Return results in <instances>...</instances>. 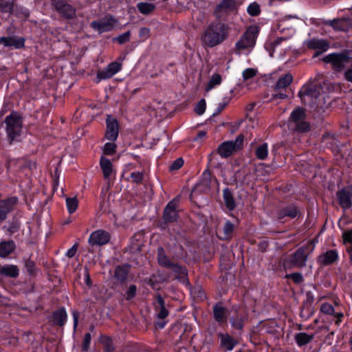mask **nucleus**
<instances>
[{
  "label": "nucleus",
  "mask_w": 352,
  "mask_h": 352,
  "mask_svg": "<svg viewBox=\"0 0 352 352\" xmlns=\"http://www.w3.org/2000/svg\"><path fill=\"white\" fill-rule=\"evenodd\" d=\"M213 314L214 320L219 322L222 323L227 320V309L219 305H216L213 307Z\"/></svg>",
  "instance_id": "nucleus-27"
},
{
  "label": "nucleus",
  "mask_w": 352,
  "mask_h": 352,
  "mask_svg": "<svg viewBox=\"0 0 352 352\" xmlns=\"http://www.w3.org/2000/svg\"><path fill=\"white\" fill-rule=\"evenodd\" d=\"M184 164V160L182 157L176 159L170 166V170H176L179 169Z\"/></svg>",
  "instance_id": "nucleus-51"
},
{
  "label": "nucleus",
  "mask_w": 352,
  "mask_h": 352,
  "mask_svg": "<svg viewBox=\"0 0 352 352\" xmlns=\"http://www.w3.org/2000/svg\"><path fill=\"white\" fill-rule=\"evenodd\" d=\"M218 336L221 340V346L227 351H232L237 344V342L228 334L220 333Z\"/></svg>",
  "instance_id": "nucleus-26"
},
{
  "label": "nucleus",
  "mask_w": 352,
  "mask_h": 352,
  "mask_svg": "<svg viewBox=\"0 0 352 352\" xmlns=\"http://www.w3.org/2000/svg\"><path fill=\"white\" fill-rule=\"evenodd\" d=\"M320 86L308 83L301 87L298 95L303 104L312 105L316 103L317 98L320 95Z\"/></svg>",
  "instance_id": "nucleus-4"
},
{
  "label": "nucleus",
  "mask_w": 352,
  "mask_h": 352,
  "mask_svg": "<svg viewBox=\"0 0 352 352\" xmlns=\"http://www.w3.org/2000/svg\"><path fill=\"white\" fill-rule=\"evenodd\" d=\"M290 278L295 283H300L303 281V276L300 273L296 272L287 276Z\"/></svg>",
  "instance_id": "nucleus-53"
},
{
  "label": "nucleus",
  "mask_w": 352,
  "mask_h": 352,
  "mask_svg": "<svg viewBox=\"0 0 352 352\" xmlns=\"http://www.w3.org/2000/svg\"><path fill=\"white\" fill-rule=\"evenodd\" d=\"M247 12L251 16H257L261 12L260 6L256 2L252 3L248 6V7L247 8Z\"/></svg>",
  "instance_id": "nucleus-43"
},
{
  "label": "nucleus",
  "mask_w": 352,
  "mask_h": 352,
  "mask_svg": "<svg viewBox=\"0 0 352 352\" xmlns=\"http://www.w3.org/2000/svg\"><path fill=\"white\" fill-rule=\"evenodd\" d=\"M19 275V270L15 265L6 264L1 267V277H9L15 278Z\"/></svg>",
  "instance_id": "nucleus-23"
},
{
  "label": "nucleus",
  "mask_w": 352,
  "mask_h": 352,
  "mask_svg": "<svg viewBox=\"0 0 352 352\" xmlns=\"http://www.w3.org/2000/svg\"><path fill=\"white\" fill-rule=\"evenodd\" d=\"M128 273L127 267L117 266L115 269L114 276L119 281L123 282L126 279Z\"/></svg>",
  "instance_id": "nucleus-39"
},
{
  "label": "nucleus",
  "mask_w": 352,
  "mask_h": 352,
  "mask_svg": "<svg viewBox=\"0 0 352 352\" xmlns=\"http://www.w3.org/2000/svg\"><path fill=\"white\" fill-rule=\"evenodd\" d=\"M228 103V101L227 100H224L223 102H221L218 104V107L216 109V111L214 112V115H217L219 113H220L223 109L224 108L227 106Z\"/></svg>",
  "instance_id": "nucleus-56"
},
{
  "label": "nucleus",
  "mask_w": 352,
  "mask_h": 352,
  "mask_svg": "<svg viewBox=\"0 0 352 352\" xmlns=\"http://www.w3.org/2000/svg\"><path fill=\"white\" fill-rule=\"evenodd\" d=\"M116 144L113 142H107L106 143L102 148V151L104 154L107 155H113L116 153Z\"/></svg>",
  "instance_id": "nucleus-42"
},
{
  "label": "nucleus",
  "mask_w": 352,
  "mask_h": 352,
  "mask_svg": "<svg viewBox=\"0 0 352 352\" xmlns=\"http://www.w3.org/2000/svg\"><path fill=\"white\" fill-rule=\"evenodd\" d=\"M338 258V252L335 250H331L320 255L318 258V263L321 265H329L333 263Z\"/></svg>",
  "instance_id": "nucleus-22"
},
{
  "label": "nucleus",
  "mask_w": 352,
  "mask_h": 352,
  "mask_svg": "<svg viewBox=\"0 0 352 352\" xmlns=\"http://www.w3.org/2000/svg\"><path fill=\"white\" fill-rule=\"evenodd\" d=\"M67 314L65 308H60L53 314L54 324L60 327L63 326L67 322Z\"/></svg>",
  "instance_id": "nucleus-28"
},
{
  "label": "nucleus",
  "mask_w": 352,
  "mask_h": 352,
  "mask_svg": "<svg viewBox=\"0 0 352 352\" xmlns=\"http://www.w3.org/2000/svg\"><path fill=\"white\" fill-rule=\"evenodd\" d=\"M336 318H338V320L336 321V324H339L340 322V318L343 317V314L342 312L336 313L333 314Z\"/></svg>",
  "instance_id": "nucleus-63"
},
{
  "label": "nucleus",
  "mask_w": 352,
  "mask_h": 352,
  "mask_svg": "<svg viewBox=\"0 0 352 352\" xmlns=\"http://www.w3.org/2000/svg\"><path fill=\"white\" fill-rule=\"evenodd\" d=\"M6 131L8 138L12 143L14 140H18L20 138L22 128V116L16 111H12L5 118Z\"/></svg>",
  "instance_id": "nucleus-3"
},
{
  "label": "nucleus",
  "mask_w": 352,
  "mask_h": 352,
  "mask_svg": "<svg viewBox=\"0 0 352 352\" xmlns=\"http://www.w3.org/2000/svg\"><path fill=\"white\" fill-rule=\"evenodd\" d=\"M234 230V226L230 221H227L223 227V236H220L221 239L227 240L230 239Z\"/></svg>",
  "instance_id": "nucleus-38"
},
{
  "label": "nucleus",
  "mask_w": 352,
  "mask_h": 352,
  "mask_svg": "<svg viewBox=\"0 0 352 352\" xmlns=\"http://www.w3.org/2000/svg\"><path fill=\"white\" fill-rule=\"evenodd\" d=\"M19 229V226L18 224H13L10 226L9 231L11 232H15L18 231Z\"/></svg>",
  "instance_id": "nucleus-64"
},
{
  "label": "nucleus",
  "mask_w": 352,
  "mask_h": 352,
  "mask_svg": "<svg viewBox=\"0 0 352 352\" xmlns=\"http://www.w3.org/2000/svg\"><path fill=\"white\" fill-rule=\"evenodd\" d=\"M52 8L58 14L66 19H70L75 16L76 9L68 0H51Z\"/></svg>",
  "instance_id": "nucleus-10"
},
{
  "label": "nucleus",
  "mask_w": 352,
  "mask_h": 352,
  "mask_svg": "<svg viewBox=\"0 0 352 352\" xmlns=\"http://www.w3.org/2000/svg\"><path fill=\"white\" fill-rule=\"evenodd\" d=\"M121 69V63L118 62L111 63L104 69L97 73V78L98 80L109 79L120 72Z\"/></svg>",
  "instance_id": "nucleus-16"
},
{
  "label": "nucleus",
  "mask_w": 352,
  "mask_h": 352,
  "mask_svg": "<svg viewBox=\"0 0 352 352\" xmlns=\"http://www.w3.org/2000/svg\"><path fill=\"white\" fill-rule=\"evenodd\" d=\"M298 214V208L294 206H289L279 212V218L288 217L291 219L295 218Z\"/></svg>",
  "instance_id": "nucleus-34"
},
{
  "label": "nucleus",
  "mask_w": 352,
  "mask_h": 352,
  "mask_svg": "<svg viewBox=\"0 0 352 352\" xmlns=\"http://www.w3.org/2000/svg\"><path fill=\"white\" fill-rule=\"evenodd\" d=\"M168 269L175 272L178 276H184L186 274V270L184 267L174 263H172Z\"/></svg>",
  "instance_id": "nucleus-47"
},
{
  "label": "nucleus",
  "mask_w": 352,
  "mask_h": 352,
  "mask_svg": "<svg viewBox=\"0 0 352 352\" xmlns=\"http://www.w3.org/2000/svg\"><path fill=\"white\" fill-rule=\"evenodd\" d=\"M72 316L74 318V328H76L78 324V313L76 311H74L72 312Z\"/></svg>",
  "instance_id": "nucleus-61"
},
{
  "label": "nucleus",
  "mask_w": 352,
  "mask_h": 352,
  "mask_svg": "<svg viewBox=\"0 0 352 352\" xmlns=\"http://www.w3.org/2000/svg\"><path fill=\"white\" fill-rule=\"evenodd\" d=\"M130 37H131V32L127 31V32L119 35L118 36L113 38V41H116L119 44L122 45V44H124V43L128 42L130 40Z\"/></svg>",
  "instance_id": "nucleus-44"
},
{
  "label": "nucleus",
  "mask_w": 352,
  "mask_h": 352,
  "mask_svg": "<svg viewBox=\"0 0 352 352\" xmlns=\"http://www.w3.org/2000/svg\"><path fill=\"white\" fill-rule=\"evenodd\" d=\"M306 45L309 49L317 50L314 57H316L320 54L326 52L329 47V43L327 40L315 38L307 41Z\"/></svg>",
  "instance_id": "nucleus-18"
},
{
  "label": "nucleus",
  "mask_w": 352,
  "mask_h": 352,
  "mask_svg": "<svg viewBox=\"0 0 352 352\" xmlns=\"http://www.w3.org/2000/svg\"><path fill=\"white\" fill-rule=\"evenodd\" d=\"M223 199L226 207L230 210H233L236 205L231 191L228 188L223 190Z\"/></svg>",
  "instance_id": "nucleus-37"
},
{
  "label": "nucleus",
  "mask_w": 352,
  "mask_h": 352,
  "mask_svg": "<svg viewBox=\"0 0 352 352\" xmlns=\"http://www.w3.org/2000/svg\"><path fill=\"white\" fill-rule=\"evenodd\" d=\"M320 311L328 315H333L335 314V309L332 305L328 302L323 303L320 307Z\"/></svg>",
  "instance_id": "nucleus-46"
},
{
  "label": "nucleus",
  "mask_w": 352,
  "mask_h": 352,
  "mask_svg": "<svg viewBox=\"0 0 352 352\" xmlns=\"http://www.w3.org/2000/svg\"><path fill=\"white\" fill-rule=\"evenodd\" d=\"M179 199L178 197H175L166 206L163 212V219L166 223H172L177 221L179 217Z\"/></svg>",
  "instance_id": "nucleus-12"
},
{
  "label": "nucleus",
  "mask_w": 352,
  "mask_h": 352,
  "mask_svg": "<svg viewBox=\"0 0 352 352\" xmlns=\"http://www.w3.org/2000/svg\"><path fill=\"white\" fill-rule=\"evenodd\" d=\"M130 177L133 183L139 184L143 180V173L139 171H135L131 173Z\"/></svg>",
  "instance_id": "nucleus-49"
},
{
  "label": "nucleus",
  "mask_w": 352,
  "mask_h": 352,
  "mask_svg": "<svg viewBox=\"0 0 352 352\" xmlns=\"http://www.w3.org/2000/svg\"><path fill=\"white\" fill-rule=\"evenodd\" d=\"M25 268L30 274H33L36 271L35 263L32 260H27L25 263Z\"/></svg>",
  "instance_id": "nucleus-52"
},
{
  "label": "nucleus",
  "mask_w": 352,
  "mask_h": 352,
  "mask_svg": "<svg viewBox=\"0 0 352 352\" xmlns=\"http://www.w3.org/2000/svg\"><path fill=\"white\" fill-rule=\"evenodd\" d=\"M12 4L6 0H0V11L3 12H10L12 10Z\"/></svg>",
  "instance_id": "nucleus-48"
},
{
  "label": "nucleus",
  "mask_w": 352,
  "mask_h": 352,
  "mask_svg": "<svg viewBox=\"0 0 352 352\" xmlns=\"http://www.w3.org/2000/svg\"><path fill=\"white\" fill-rule=\"evenodd\" d=\"M314 338V334H308L305 332L298 333L294 336V340L298 346H302L309 343Z\"/></svg>",
  "instance_id": "nucleus-30"
},
{
  "label": "nucleus",
  "mask_w": 352,
  "mask_h": 352,
  "mask_svg": "<svg viewBox=\"0 0 352 352\" xmlns=\"http://www.w3.org/2000/svg\"><path fill=\"white\" fill-rule=\"evenodd\" d=\"M106 124L105 138L111 142L116 141L119 134V126L117 120L108 116L106 119Z\"/></svg>",
  "instance_id": "nucleus-14"
},
{
  "label": "nucleus",
  "mask_w": 352,
  "mask_h": 352,
  "mask_svg": "<svg viewBox=\"0 0 352 352\" xmlns=\"http://www.w3.org/2000/svg\"><path fill=\"white\" fill-rule=\"evenodd\" d=\"M307 260V254L305 250L300 248L289 257L285 258L283 265L285 269H291L294 267L302 268L306 265Z\"/></svg>",
  "instance_id": "nucleus-8"
},
{
  "label": "nucleus",
  "mask_w": 352,
  "mask_h": 352,
  "mask_svg": "<svg viewBox=\"0 0 352 352\" xmlns=\"http://www.w3.org/2000/svg\"><path fill=\"white\" fill-rule=\"evenodd\" d=\"M100 165L104 179H109L113 172V165L111 161L107 157L102 156L100 160Z\"/></svg>",
  "instance_id": "nucleus-29"
},
{
  "label": "nucleus",
  "mask_w": 352,
  "mask_h": 352,
  "mask_svg": "<svg viewBox=\"0 0 352 352\" xmlns=\"http://www.w3.org/2000/svg\"><path fill=\"white\" fill-rule=\"evenodd\" d=\"M114 348L110 340H107L103 352H113Z\"/></svg>",
  "instance_id": "nucleus-58"
},
{
  "label": "nucleus",
  "mask_w": 352,
  "mask_h": 352,
  "mask_svg": "<svg viewBox=\"0 0 352 352\" xmlns=\"http://www.w3.org/2000/svg\"><path fill=\"white\" fill-rule=\"evenodd\" d=\"M343 243L346 246L347 252L352 257V228L342 233Z\"/></svg>",
  "instance_id": "nucleus-35"
},
{
  "label": "nucleus",
  "mask_w": 352,
  "mask_h": 352,
  "mask_svg": "<svg viewBox=\"0 0 352 352\" xmlns=\"http://www.w3.org/2000/svg\"><path fill=\"white\" fill-rule=\"evenodd\" d=\"M16 249V245L12 240L0 243V257L6 258Z\"/></svg>",
  "instance_id": "nucleus-25"
},
{
  "label": "nucleus",
  "mask_w": 352,
  "mask_h": 352,
  "mask_svg": "<svg viewBox=\"0 0 352 352\" xmlns=\"http://www.w3.org/2000/svg\"><path fill=\"white\" fill-rule=\"evenodd\" d=\"M258 73L257 69L254 68H247L242 74L243 80L246 81L249 79L253 78Z\"/></svg>",
  "instance_id": "nucleus-45"
},
{
  "label": "nucleus",
  "mask_w": 352,
  "mask_h": 352,
  "mask_svg": "<svg viewBox=\"0 0 352 352\" xmlns=\"http://www.w3.org/2000/svg\"><path fill=\"white\" fill-rule=\"evenodd\" d=\"M344 77L347 81L352 82V69H347L345 72Z\"/></svg>",
  "instance_id": "nucleus-60"
},
{
  "label": "nucleus",
  "mask_w": 352,
  "mask_h": 352,
  "mask_svg": "<svg viewBox=\"0 0 352 352\" xmlns=\"http://www.w3.org/2000/svg\"><path fill=\"white\" fill-rule=\"evenodd\" d=\"M136 6L138 10L144 15L151 14L156 8L155 4L151 2H139Z\"/></svg>",
  "instance_id": "nucleus-31"
},
{
  "label": "nucleus",
  "mask_w": 352,
  "mask_h": 352,
  "mask_svg": "<svg viewBox=\"0 0 352 352\" xmlns=\"http://www.w3.org/2000/svg\"><path fill=\"white\" fill-rule=\"evenodd\" d=\"M155 309L160 320L165 319L168 315V311L165 307L164 300L160 295L157 296Z\"/></svg>",
  "instance_id": "nucleus-24"
},
{
  "label": "nucleus",
  "mask_w": 352,
  "mask_h": 352,
  "mask_svg": "<svg viewBox=\"0 0 352 352\" xmlns=\"http://www.w3.org/2000/svg\"><path fill=\"white\" fill-rule=\"evenodd\" d=\"M77 244H74L70 249L67 251L65 255L69 258H72L74 256L77 252Z\"/></svg>",
  "instance_id": "nucleus-57"
},
{
  "label": "nucleus",
  "mask_w": 352,
  "mask_h": 352,
  "mask_svg": "<svg viewBox=\"0 0 352 352\" xmlns=\"http://www.w3.org/2000/svg\"><path fill=\"white\" fill-rule=\"evenodd\" d=\"M206 101L204 99H201L196 104L195 111L198 115H202L206 110Z\"/></svg>",
  "instance_id": "nucleus-50"
},
{
  "label": "nucleus",
  "mask_w": 352,
  "mask_h": 352,
  "mask_svg": "<svg viewBox=\"0 0 352 352\" xmlns=\"http://www.w3.org/2000/svg\"><path fill=\"white\" fill-rule=\"evenodd\" d=\"M340 206L346 210L352 207V186L342 188L336 192Z\"/></svg>",
  "instance_id": "nucleus-13"
},
{
  "label": "nucleus",
  "mask_w": 352,
  "mask_h": 352,
  "mask_svg": "<svg viewBox=\"0 0 352 352\" xmlns=\"http://www.w3.org/2000/svg\"><path fill=\"white\" fill-rule=\"evenodd\" d=\"M293 76L291 74L287 73L285 76L280 77L275 87L274 91L275 94H273V98L274 99H285L288 98L287 90V88L290 85L292 82Z\"/></svg>",
  "instance_id": "nucleus-11"
},
{
  "label": "nucleus",
  "mask_w": 352,
  "mask_h": 352,
  "mask_svg": "<svg viewBox=\"0 0 352 352\" xmlns=\"http://www.w3.org/2000/svg\"><path fill=\"white\" fill-rule=\"evenodd\" d=\"M0 45H2L3 47L19 50L25 46V39L23 37L16 36H2L0 38Z\"/></svg>",
  "instance_id": "nucleus-19"
},
{
  "label": "nucleus",
  "mask_w": 352,
  "mask_h": 352,
  "mask_svg": "<svg viewBox=\"0 0 352 352\" xmlns=\"http://www.w3.org/2000/svg\"><path fill=\"white\" fill-rule=\"evenodd\" d=\"M329 25L338 31L349 32L352 30V19H333L329 22Z\"/></svg>",
  "instance_id": "nucleus-21"
},
{
  "label": "nucleus",
  "mask_w": 352,
  "mask_h": 352,
  "mask_svg": "<svg viewBox=\"0 0 352 352\" xmlns=\"http://www.w3.org/2000/svg\"><path fill=\"white\" fill-rule=\"evenodd\" d=\"M66 205L69 213L72 214L78 208V202L77 198L76 197H67L66 199Z\"/></svg>",
  "instance_id": "nucleus-41"
},
{
  "label": "nucleus",
  "mask_w": 352,
  "mask_h": 352,
  "mask_svg": "<svg viewBox=\"0 0 352 352\" xmlns=\"http://www.w3.org/2000/svg\"><path fill=\"white\" fill-rule=\"evenodd\" d=\"M116 22V20L111 16L109 18L101 19L100 21H93L91 23V25L94 30H97L99 33H102L113 30Z\"/></svg>",
  "instance_id": "nucleus-17"
},
{
  "label": "nucleus",
  "mask_w": 352,
  "mask_h": 352,
  "mask_svg": "<svg viewBox=\"0 0 352 352\" xmlns=\"http://www.w3.org/2000/svg\"><path fill=\"white\" fill-rule=\"evenodd\" d=\"M352 58L349 56L347 52L340 53H331L325 56L322 60L326 63H330L332 69L336 72H341L346 65L349 64Z\"/></svg>",
  "instance_id": "nucleus-6"
},
{
  "label": "nucleus",
  "mask_w": 352,
  "mask_h": 352,
  "mask_svg": "<svg viewBox=\"0 0 352 352\" xmlns=\"http://www.w3.org/2000/svg\"><path fill=\"white\" fill-rule=\"evenodd\" d=\"M157 261L161 266L166 268H169L173 263L166 256L164 250L161 247L157 249Z\"/></svg>",
  "instance_id": "nucleus-33"
},
{
  "label": "nucleus",
  "mask_w": 352,
  "mask_h": 352,
  "mask_svg": "<svg viewBox=\"0 0 352 352\" xmlns=\"http://www.w3.org/2000/svg\"><path fill=\"white\" fill-rule=\"evenodd\" d=\"M136 291H137V288H136V286L134 285H131L129 289L127 290L126 292V300H131L133 298L135 297V294H136Z\"/></svg>",
  "instance_id": "nucleus-54"
},
{
  "label": "nucleus",
  "mask_w": 352,
  "mask_h": 352,
  "mask_svg": "<svg viewBox=\"0 0 352 352\" xmlns=\"http://www.w3.org/2000/svg\"><path fill=\"white\" fill-rule=\"evenodd\" d=\"M150 30L147 28H142L139 31V36L140 37H148L149 36Z\"/></svg>",
  "instance_id": "nucleus-59"
},
{
  "label": "nucleus",
  "mask_w": 352,
  "mask_h": 352,
  "mask_svg": "<svg viewBox=\"0 0 352 352\" xmlns=\"http://www.w3.org/2000/svg\"><path fill=\"white\" fill-rule=\"evenodd\" d=\"M91 336L89 333H85L83 339L82 350L87 351L91 342Z\"/></svg>",
  "instance_id": "nucleus-55"
},
{
  "label": "nucleus",
  "mask_w": 352,
  "mask_h": 352,
  "mask_svg": "<svg viewBox=\"0 0 352 352\" xmlns=\"http://www.w3.org/2000/svg\"><path fill=\"white\" fill-rule=\"evenodd\" d=\"M255 155L258 160H265L268 155V146L267 143H263L258 146L255 151Z\"/></svg>",
  "instance_id": "nucleus-40"
},
{
  "label": "nucleus",
  "mask_w": 352,
  "mask_h": 352,
  "mask_svg": "<svg viewBox=\"0 0 352 352\" xmlns=\"http://www.w3.org/2000/svg\"><path fill=\"white\" fill-rule=\"evenodd\" d=\"M230 30L229 24L220 21L210 22L205 28L201 41L206 47L212 48L226 41Z\"/></svg>",
  "instance_id": "nucleus-1"
},
{
  "label": "nucleus",
  "mask_w": 352,
  "mask_h": 352,
  "mask_svg": "<svg viewBox=\"0 0 352 352\" xmlns=\"http://www.w3.org/2000/svg\"><path fill=\"white\" fill-rule=\"evenodd\" d=\"M306 113L303 108H296L291 113L289 120L294 129L299 133H305L310 131V124L305 121Z\"/></svg>",
  "instance_id": "nucleus-5"
},
{
  "label": "nucleus",
  "mask_w": 352,
  "mask_h": 352,
  "mask_svg": "<svg viewBox=\"0 0 352 352\" xmlns=\"http://www.w3.org/2000/svg\"><path fill=\"white\" fill-rule=\"evenodd\" d=\"M85 280L86 284L89 287H90L91 285V280L89 274V272L87 271L86 272V273L85 274Z\"/></svg>",
  "instance_id": "nucleus-62"
},
{
  "label": "nucleus",
  "mask_w": 352,
  "mask_h": 352,
  "mask_svg": "<svg viewBox=\"0 0 352 352\" xmlns=\"http://www.w3.org/2000/svg\"><path fill=\"white\" fill-rule=\"evenodd\" d=\"M236 11V0H222L214 8V16L218 21L226 20Z\"/></svg>",
  "instance_id": "nucleus-9"
},
{
  "label": "nucleus",
  "mask_w": 352,
  "mask_h": 352,
  "mask_svg": "<svg viewBox=\"0 0 352 352\" xmlns=\"http://www.w3.org/2000/svg\"><path fill=\"white\" fill-rule=\"evenodd\" d=\"M222 78L219 74L214 73L212 74L210 80L205 87L206 91H209L214 89L216 86L219 85L221 83Z\"/></svg>",
  "instance_id": "nucleus-36"
},
{
  "label": "nucleus",
  "mask_w": 352,
  "mask_h": 352,
  "mask_svg": "<svg viewBox=\"0 0 352 352\" xmlns=\"http://www.w3.org/2000/svg\"><path fill=\"white\" fill-rule=\"evenodd\" d=\"M18 199L16 197H11L0 201V220L6 219L7 214L13 210L14 206L17 204Z\"/></svg>",
  "instance_id": "nucleus-20"
},
{
  "label": "nucleus",
  "mask_w": 352,
  "mask_h": 352,
  "mask_svg": "<svg viewBox=\"0 0 352 352\" xmlns=\"http://www.w3.org/2000/svg\"><path fill=\"white\" fill-rule=\"evenodd\" d=\"M109 240L110 235L107 232L102 230H98L91 234L88 241L91 245L101 246L107 244Z\"/></svg>",
  "instance_id": "nucleus-15"
},
{
  "label": "nucleus",
  "mask_w": 352,
  "mask_h": 352,
  "mask_svg": "<svg viewBox=\"0 0 352 352\" xmlns=\"http://www.w3.org/2000/svg\"><path fill=\"white\" fill-rule=\"evenodd\" d=\"M244 136L240 134L234 141H226L221 143L217 148V153L221 157H228L234 151L240 150L243 146Z\"/></svg>",
  "instance_id": "nucleus-7"
},
{
  "label": "nucleus",
  "mask_w": 352,
  "mask_h": 352,
  "mask_svg": "<svg viewBox=\"0 0 352 352\" xmlns=\"http://www.w3.org/2000/svg\"><path fill=\"white\" fill-rule=\"evenodd\" d=\"M258 35L257 28L249 27L234 45V52L238 55L248 54L254 48Z\"/></svg>",
  "instance_id": "nucleus-2"
},
{
  "label": "nucleus",
  "mask_w": 352,
  "mask_h": 352,
  "mask_svg": "<svg viewBox=\"0 0 352 352\" xmlns=\"http://www.w3.org/2000/svg\"><path fill=\"white\" fill-rule=\"evenodd\" d=\"M245 319L246 315L245 314H236L235 316L230 318V322L232 327L241 330L243 327V322Z\"/></svg>",
  "instance_id": "nucleus-32"
}]
</instances>
